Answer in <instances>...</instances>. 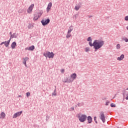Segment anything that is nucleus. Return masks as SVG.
<instances>
[{
  "label": "nucleus",
  "instance_id": "a878e982",
  "mask_svg": "<svg viewBox=\"0 0 128 128\" xmlns=\"http://www.w3.org/2000/svg\"><path fill=\"white\" fill-rule=\"evenodd\" d=\"M117 50H120V44H118L116 46Z\"/></svg>",
  "mask_w": 128,
  "mask_h": 128
},
{
  "label": "nucleus",
  "instance_id": "cd10ccee",
  "mask_svg": "<svg viewBox=\"0 0 128 128\" xmlns=\"http://www.w3.org/2000/svg\"><path fill=\"white\" fill-rule=\"evenodd\" d=\"M111 108H116V104H114V103L110 104Z\"/></svg>",
  "mask_w": 128,
  "mask_h": 128
},
{
  "label": "nucleus",
  "instance_id": "393cba45",
  "mask_svg": "<svg viewBox=\"0 0 128 128\" xmlns=\"http://www.w3.org/2000/svg\"><path fill=\"white\" fill-rule=\"evenodd\" d=\"M90 49L88 47H87L85 48V52H90Z\"/></svg>",
  "mask_w": 128,
  "mask_h": 128
},
{
  "label": "nucleus",
  "instance_id": "9b49d317",
  "mask_svg": "<svg viewBox=\"0 0 128 128\" xmlns=\"http://www.w3.org/2000/svg\"><path fill=\"white\" fill-rule=\"evenodd\" d=\"M122 94L124 96V98L126 96V100H128V92H126V90H124L123 92H122Z\"/></svg>",
  "mask_w": 128,
  "mask_h": 128
},
{
  "label": "nucleus",
  "instance_id": "c9c22d12",
  "mask_svg": "<svg viewBox=\"0 0 128 128\" xmlns=\"http://www.w3.org/2000/svg\"><path fill=\"white\" fill-rule=\"evenodd\" d=\"M74 108H70V110H74Z\"/></svg>",
  "mask_w": 128,
  "mask_h": 128
},
{
  "label": "nucleus",
  "instance_id": "1a4fd4ad",
  "mask_svg": "<svg viewBox=\"0 0 128 128\" xmlns=\"http://www.w3.org/2000/svg\"><path fill=\"white\" fill-rule=\"evenodd\" d=\"M22 114V111L18 112L14 114L12 118H18V116H20V114Z\"/></svg>",
  "mask_w": 128,
  "mask_h": 128
},
{
  "label": "nucleus",
  "instance_id": "ddd939ff",
  "mask_svg": "<svg viewBox=\"0 0 128 128\" xmlns=\"http://www.w3.org/2000/svg\"><path fill=\"white\" fill-rule=\"evenodd\" d=\"M34 50V46H30L28 48H25L26 50Z\"/></svg>",
  "mask_w": 128,
  "mask_h": 128
},
{
  "label": "nucleus",
  "instance_id": "aec40b11",
  "mask_svg": "<svg viewBox=\"0 0 128 128\" xmlns=\"http://www.w3.org/2000/svg\"><path fill=\"white\" fill-rule=\"evenodd\" d=\"M72 30H74V28H72V26H70L68 30V34H70Z\"/></svg>",
  "mask_w": 128,
  "mask_h": 128
},
{
  "label": "nucleus",
  "instance_id": "9d476101",
  "mask_svg": "<svg viewBox=\"0 0 128 128\" xmlns=\"http://www.w3.org/2000/svg\"><path fill=\"white\" fill-rule=\"evenodd\" d=\"M29 60L30 58H28V57H25L24 58H23V64H24L26 68H28V65H26V62H28V60Z\"/></svg>",
  "mask_w": 128,
  "mask_h": 128
},
{
  "label": "nucleus",
  "instance_id": "423d86ee",
  "mask_svg": "<svg viewBox=\"0 0 128 128\" xmlns=\"http://www.w3.org/2000/svg\"><path fill=\"white\" fill-rule=\"evenodd\" d=\"M50 19L48 18L46 20H42L41 21V22L42 24V26H46V24H48L50 23Z\"/></svg>",
  "mask_w": 128,
  "mask_h": 128
},
{
  "label": "nucleus",
  "instance_id": "a211bd4d",
  "mask_svg": "<svg viewBox=\"0 0 128 128\" xmlns=\"http://www.w3.org/2000/svg\"><path fill=\"white\" fill-rule=\"evenodd\" d=\"M64 82H72L70 81V78H68L66 79H64L63 80Z\"/></svg>",
  "mask_w": 128,
  "mask_h": 128
},
{
  "label": "nucleus",
  "instance_id": "f3484780",
  "mask_svg": "<svg viewBox=\"0 0 128 128\" xmlns=\"http://www.w3.org/2000/svg\"><path fill=\"white\" fill-rule=\"evenodd\" d=\"M16 42H13L11 44L12 48V49L16 48Z\"/></svg>",
  "mask_w": 128,
  "mask_h": 128
},
{
  "label": "nucleus",
  "instance_id": "39448f33",
  "mask_svg": "<svg viewBox=\"0 0 128 128\" xmlns=\"http://www.w3.org/2000/svg\"><path fill=\"white\" fill-rule=\"evenodd\" d=\"M34 4H31L28 8L27 10L28 14H31L32 12V10L34 8Z\"/></svg>",
  "mask_w": 128,
  "mask_h": 128
},
{
  "label": "nucleus",
  "instance_id": "ea45409f",
  "mask_svg": "<svg viewBox=\"0 0 128 128\" xmlns=\"http://www.w3.org/2000/svg\"><path fill=\"white\" fill-rule=\"evenodd\" d=\"M96 124H98V121H95Z\"/></svg>",
  "mask_w": 128,
  "mask_h": 128
},
{
  "label": "nucleus",
  "instance_id": "20e7f679",
  "mask_svg": "<svg viewBox=\"0 0 128 128\" xmlns=\"http://www.w3.org/2000/svg\"><path fill=\"white\" fill-rule=\"evenodd\" d=\"M69 78L70 80V82H74V80L76 78V74L74 73L70 75V78Z\"/></svg>",
  "mask_w": 128,
  "mask_h": 128
},
{
  "label": "nucleus",
  "instance_id": "f03ea898",
  "mask_svg": "<svg viewBox=\"0 0 128 128\" xmlns=\"http://www.w3.org/2000/svg\"><path fill=\"white\" fill-rule=\"evenodd\" d=\"M44 56H46V58H53L54 56V52H46V54H44Z\"/></svg>",
  "mask_w": 128,
  "mask_h": 128
},
{
  "label": "nucleus",
  "instance_id": "58836bf2",
  "mask_svg": "<svg viewBox=\"0 0 128 128\" xmlns=\"http://www.w3.org/2000/svg\"><path fill=\"white\" fill-rule=\"evenodd\" d=\"M18 97H19V98H22V95H19V96H18Z\"/></svg>",
  "mask_w": 128,
  "mask_h": 128
},
{
  "label": "nucleus",
  "instance_id": "b1692460",
  "mask_svg": "<svg viewBox=\"0 0 128 128\" xmlns=\"http://www.w3.org/2000/svg\"><path fill=\"white\" fill-rule=\"evenodd\" d=\"M122 40H124L126 42H128V38H122Z\"/></svg>",
  "mask_w": 128,
  "mask_h": 128
},
{
  "label": "nucleus",
  "instance_id": "473e14b6",
  "mask_svg": "<svg viewBox=\"0 0 128 128\" xmlns=\"http://www.w3.org/2000/svg\"><path fill=\"white\" fill-rule=\"evenodd\" d=\"M53 96H56V91L54 92V93L52 94Z\"/></svg>",
  "mask_w": 128,
  "mask_h": 128
},
{
  "label": "nucleus",
  "instance_id": "f8f14e48",
  "mask_svg": "<svg viewBox=\"0 0 128 128\" xmlns=\"http://www.w3.org/2000/svg\"><path fill=\"white\" fill-rule=\"evenodd\" d=\"M52 4L50 2V3H48L46 8L47 12H50V8H52Z\"/></svg>",
  "mask_w": 128,
  "mask_h": 128
},
{
  "label": "nucleus",
  "instance_id": "e433bc0d",
  "mask_svg": "<svg viewBox=\"0 0 128 128\" xmlns=\"http://www.w3.org/2000/svg\"><path fill=\"white\" fill-rule=\"evenodd\" d=\"M88 16V18H92L93 16Z\"/></svg>",
  "mask_w": 128,
  "mask_h": 128
},
{
  "label": "nucleus",
  "instance_id": "412c9836",
  "mask_svg": "<svg viewBox=\"0 0 128 128\" xmlns=\"http://www.w3.org/2000/svg\"><path fill=\"white\" fill-rule=\"evenodd\" d=\"M38 18H40V16H38V15L34 16V20H38Z\"/></svg>",
  "mask_w": 128,
  "mask_h": 128
},
{
  "label": "nucleus",
  "instance_id": "2f4dec72",
  "mask_svg": "<svg viewBox=\"0 0 128 128\" xmlns=\"http://www.w3.org/2000/svg\"><path fill=\"white\" fill-rule=\"evenodd\" d=\"M61 72H62V74H64V70L62 69V70H61Z\"/></svg>",
  "mask_w": 128,
  "mask_h": 128
},
{
  "label": "nucleus",
  "instance_id": "5701e85b",
  "mask_svg": "<svg viewBox=\"0 0 128 128\" xmlns=\"http://www.w3.org/2000/svg\"><path fill=\"white\" fill-rule=\"evenodd\" d=\"M70 36H72V34H70V33L68 32V34H67V35L66 36V38H70Z\"/></svg>",
  "mask_w": 128,
  "mask_h": 128
},
{
  "label": "nucleus",
  "instance_id": "4be33fe9",
  "mask_svg": "<svg viewBox=\"0 0 128 128\" xmlns=\"http://www.w3.org/2000/svg\"><path fill=\"white\" fill-rule=\"evenodd\" d=\"M43 12L42 10H40V12H38V16L40 17L42 16V14Z\"/></svg>",
  "mask_w": 128,
  "mask_h": 128
},
{
  "label": "nucleus",
  "instance_id": "bb28decb",
  "mask_svg": "<svg viewBox=\"0 0 128 128\" xmlns=\"http://www.w3.org/2000/svg\"><path fill=\"white\" fill-rule=\"evenodd\" d=\"M75 10H80V6H76Z\"/></svg>",
  "mask_w": 128,
  "mask_h": 128
},
{
  "label": "nucleus",
  "instance_id": "6ab92c4d",
  "mask_svg": "<svg viewBox=\"0 0 128 128\" xmlns=\"http://www.w3.org/2000/svg\"><path fill=\"white\" fill-rule=\"evenodd\" d=\"M16 33H14L12 35H11L10 38V40H12V38H16Z\"/></svg>",
  "mask_w": 128,
  "mask_h": 128
},
{
  "label": "nucleus",
  "instance_id": "6e6552de",
  "mask_svg": "<svg viewBox=\"0 0 128 128\" xmlns=\"http://www.w3.org/2000/svg\"><path fill=\"white\" fill-rule=\"evenodd\" d=\"M88 116L86 114H82L80 116V122H84L86 120Z\"/></svg>",
  "mask_w": 128,
  "mask_h": 128
},
{
  "label": "nucleus",
  "instance_id": "79ce46f5",
  "mask_svg": "<svg viewBox=\"0 0 128 128\" xmlns=\"http://www.w3.org/2000/svg\"><path fill=\"white\" fill-rule=\"evenodd\" d=\"M126 90H128V88Z\"/></svg>",
  "mask_w": 128,
  "mask_h": 128
},
{
  "label": "nucleus",
  "instance_id": "c756f323",
  "mask_svg": "<svg viewBox=\"0 0 128 128\" xmlns=\"http://www.w3.org/2000/svg\"><path fill=\"white\" fill-rule=\"evenodd\" d=\"M108 104H110V101L106 100V106H108Z\"/></svg>",
  "mask_w": 128,
  "mask_h": 128
},
{
  "label": "nucleus",
  "instance_id": "dca6fc26",
  "mask_svg": "<svg viewBox=\"0 0 128 128\" xmlns=\"http://www.w3.org/2000/svg\"><path fill=\"white\" fill-rule=\"evenodd\" d=\"M124 58V54H121L120 57L117 58L118 60H122V59Z\"/></svg>",
  "mask_w": 128,
  "mask_h": 128
},
{
  "label": "nucleus",
  "instance_id": "2eb2a0df",
  "mask_svg": "<svg viewBox=\"0 0 128 128\" xmlns=\"http://www.w3.org/2000/svg\"><path fill=\"white\" fill-rule=\"evenodd\" d=\"M6 118V113L4 112H2L0 114V118L4 120Z\"/></svg>",
  "mask_w": 128,
  "mask_h": 128
},
{
  "label": "nucleus",
  "instance_id": "f704fd0d",
  "mask_svg": "<svg viewBox=\"0 0 128 128\" xmlns=\"http://www.w3.org/2000/svg\"><path fill=\"white\" fill-rule=\"evenodd\" d=\"M94 122L96 120V116H94Z\"/></svg>",
  "mask_w": 128,
  "mask_h": 128
},
{
  "label": "nucleus",
  "instance_id": "c85d7f7f",
  "mask_svg": "<svg viewBox=\"0 0 128 128\" xmlns=\"http://www.w3.org/2000/svg\"><path fill=\"white\" fill-rule=\"evenodd\" d=\"M26 96H30V92H28L26 94Z\"/></svg>",
  "mask_w": 128,
  "mask_h": 128
},
{
  "label": "nucleus",
  "instance_id": "7ed1b4c3",
  "mask_svg": "<svg viewBox=\"0 0 128 128\" xmlns=\"http://www.w3.org/2000/svg\"><path fill=\"white\" fill-rule=\"evenodd\" d=\"M100 118L101 120H102V122L104 124V122H106V116H104V112H100Z\"/></svg>",
  "mask_w": 128,
  "mask_h": 128
},
{
  "label": "nucleus",
  "instance_id": "72a5a7b5",
  "mask_svg": "<svg viewBox=\"0 0 128 128\" xmlns=\"http://www.w3.org/2000/svg\"><path fill=\"white\" fill-rule=\"evenodd\" d=\"M78 118L79 120H80V115L78 114Z\"/></svg>",
  "mask_w": 128,
  "mask_h": 128
},
{
  "label": "nucleus",
  "instance_id": "4c0bfd02",
  "mask_svg": "<svg viewBox=\"0 0 128 128\" xmlns=\"http://www.w3.org/2000/svg\"><path fill=\"white\" fill-rule=\"evenodd\" d=\"M80 106H84V102L81 103V104H80Z\"/></svg>",
  "mask_w": 128,
  "mask_h": 128
},
{
  "label": "nucleus",
  "instance_id": "7c9ffc66",
  "mask_svg": "<svg viewBox=\"0 0 128 128\" xmlns=\"http://www.w3.org/2000/svg\"><path fill=\"white\" fill-rule=\"evenodd\" d=\"M125 20L128 21V16H126L124 18Z\"/></svg>",
  "mask_w": 128,
  "mask_h": 128
},
{
  "label": "nucleus",
  "instance_id": "0eeeda50",
  "mask_svg": "<svg viewBox=\"0 0 128 128\" xmlns=\"http://www.w3.org/2000/svg\"><path fill=\"white\" fill-rule=\"evenodd\" d=\"M10 38L8 41H5V42H2L0 44V46H2V44H4L5 46L8 48V46H10Z\"/></svg>",
  "mask_w": 128,
  "mask_h": 128
},
{
  "label": "nucleus",
  "instance_id": "a19ab883",
  "mask_svg": "<svg viewBox=\"0 0 128 128\" xmlns=\"http://www.w3.org/2000/svg\"><path fill=\"white\" fill-rule=\"evenodd\" d=\"M104 100H106V98H104Z\"/></svg>",
  "mask_w": 128,
  "mask_h": 128
},
{
  "label": "nucleus",
  "instance_id": "4468645a",
  "mask_svg": "<svg viewBox=\"0 0 128 128\" xmlns=\"http://www.w3.org/2000/svg\"><path fill=\"white\" fill-rule=\"evenodd\" d=\"M87 120L88 124H92V118L90 116H88L87 117Z\"/></svg>",
  "mask_w": 128,
  "mask_h": 128
},
{
  "label": "nucleus",
  "instance_id": "f257e3e1",
  "mask_svg": "<svg viewBox=\"0 0 128 128\" xmlns=\"http://www.w3.org/2000/svg\"><path fill=\"white\" fill-rule=\"evenodd\" d=\"M88 42H89V45L90 46H94V52H96L98 50H100L104 44V41L103 40H94L93 44L92 43V37H88L87 39Z\"/></svg>",
  "mask_w": 128,
  "mask_h": 128
}]
</instances>
